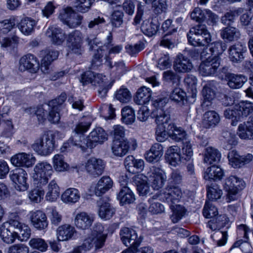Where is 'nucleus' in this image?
I'll use <instances>...</instances> for the list:
<instances>
[{
  "label": "nucleus",
  "mask_w": 253,
  "mask_h": 253,
  "mask_svg": "<svg viewBox=\"0 0 253 253\" xmlns=\"http://www.w3.org/2000/svg\"><path fill=\"white\" fill-rule=\"evenodd\" d=\"M235 108L240 114L247 116L253 111V107L251 103L241 101L235 105Z\"/></svg>",
  "instance_id": "nucleus-60"
},
{
  "label": "nucleus",
  "mask_w": 253,
  "mask_h": 253,
  "mask_svg": "<svg viewBox=\"0 0 253 253\" xmlns=\"http://www.w3.org/2000/svg\"><path fill=\"white\" fill-rule=\"evenodd\" d=\"M129 148V142L127 139L118 140H113L112 151L114 155L123 157L126 155Z\"/></svg>",
  "instance_id": "nucleus-29"
},
{
  "label": "nucleus",
  "mask_w": 253,
  "mask_h": 253,
  "mask_svg": "<svg viewBox=\"0 0 253 253\" xmlns=\"http://www.w3.org/2000/svg\"><path fill=\"white\" fill-rule=\"evenodd\" d=\"M158 197L157 195H154L152 198L149 200V202L150 204L149 208V211L153 214H159L165 211L164 206L158 202H155L154 200Z\"/></svg>",
  "instance_id": "nucleus-58"
},
{
  "label": "nucleus",
  "mask_w": 253,
  "mask_h": 253,
  "mask_svg": "<svg viewBox=\"0 0 253 253\" xmlns=\"http://www.w3.org/2000/svg\"><path fill=\"white\" fill-rule=\"evenodd\" d=\"M80 197V193L78 189L69 188L62 193L61 198L63 203L70 204L77 202Z\"/></svg>",
  "instance_id": "nucleus-39"
},
{
  "label": "nucleus",
  "mask_w": 253,
  "mask_h": 253,
  "mask_svg": "<svg viewBox=\"0 0 253 253\" xmlns=\"http://www.w3.org/2000/svg\"><path fill=\"white\" fill-rule=\"evenodd\" d=\"M52 161L53 167L57 171H63L69 168L68 164L64 161V157L62 155H55L52 158Z\"/></svg>",
  "instance_id": "nucleus-50"
},
{
  "label": "nucleus",
  "mask_w": 253,
  "mask_h": 253,
  "mask_svg": "<svg viewBox=\"0 0 253 253\" xmlns=\"http://www.w3.org/2000/svg\"><path fill=\"white\" fill-rule=\"evenodd\" d=\"M49 104L45 105H41L36 107L30 108L31 114H35L39 123L42 124L46 120L47 117V110H49Z\"/></svg>",
  "instance_id": "nucleus-43"
},
{
  "label": "nucleus",
  "mask_w": 253,
  "mask_h": 253,
  "mask_svg": "<svg viewBox=\"0 0 253 253\" xmlns=\"http://www.w3.org/2000/svg\"><path fill=\"white\" fill-rule=\"evenodd\" d=\"M151 97V90L148 87L142 86L138 89L134 101L138 105H144L150 101Z\"/></svg>",
  "instance_id": "nucleus-34"
},
{
  "label": "nucleus",
  "mask_w": 253,
  "mask_h": 253,
  "mask_svg": "<svg viewBox=\"0 0 253 253\" xmlns=\"http://www.w3.org/2000/svg\"><path fill=\"white\" fill-rule=\"evenodd\" d=\"M15 20L14 18L4 19L0 21V31L6 34L10 32L15 26Z\"/></svg>",
  "instance_id": "nucleus-64"
},
{
  "label": "nucleus",
  "mask_w": 253,
  "mask_h": 253,
  "mask_svg": "<svg viewBox=\"0 0 253 253\" xmlns=\"http://www.w3.org/2000/svg\"><path fill=\"white\" fill-rule=\"evenodd\" d=\"M19 43V38L16 36L12 37H5L0 41L1 47L7 49L12 50L16 48Z\"/></svg>",
  "instance_id": "nucleus-53"
},
{
  "label": "nucleus",
  "mask_w": 253,
  "mask_h": 253,
  "mask_svg": "<svg viewBox=\"0 0 253 253\" xmlns=\"http://www.w3.org/2000/svg\"><path fill=\"white\" fill-rule=\"evenodd\" d=\"M32 225L39 230H43L48 227V222L44 212L40 210L32 211L29 213Z\"/></svg>",
  "instance_id": "nucleus-17"
},
{
  "label": "nucleus",
  "mask_w": 253,
  "mask_h": 253,
  "mask_svg": "<svg viewBox=\"0 0 253 253\" xmlns=\"http://www.w3.org/2000/svg\"><path fill=\"white\" fill-rule=\"evenodd\" d=\"M220 65L218 56H213L211 58L206 59L200 64L199 68L200 73L203 76L214 75Z\"/></svg>",
  "instance_id": "nucleus-12"
},
{
  "label": "nucleus",
  "mask_w": 253,
  "mask_h": 253,
  "mask_svg": "<svg viewBox=\"0 0 253 253\" xmlns=\"http://www.w3.org/2000/svg\"><path fill=\"white\" fill-rule=\"evenodd\" d=\"M120 234L123 244L126 246H130L122 253H137V248L142 240L138 237L136 231L132 229L124 227L121 230Z\"/></svg>",
  "instance_id": "nucleus-4"
},
{
  "label": "nucleus",
  "mask_w": 253,
  "mask_h": 253,
  "mask_svg": "<svg viewBox=\"0 0 253 253\" xmlns=\"http://www.w3.org/2000/svg\"><path fill=\"white\" fill-rule=\"evenodd\" d=\"M19 69L21 71L27 70L31 73H36L39 70V62L37 58L31 54L23 56L19 60Z\"/></svg>",
  "instance_id": "nucleus-15"
},
{
  "label": "nucleus",
  "mask_w": 253,
  "mask_h": 253,
  "mask_svg": "<svg viewBox=\"0 0 253 253\" xmlns=\"http://www.w3.org/2000/svg\"><path fill=\"white\" fill-rule=\"evenodd\" d=\"M94 1L95 0H76L74 7L77 11L85 13L90 9Z\"/></svg>",
  "instance_id": "nucleus-54"
},
{
  "label": "nucleus",
  "mask_w": 253,
  "mask_h": 253,
  "mask_svg": "<svg viewBox=\"0 0 253 253\" xmlns=\"http://www.w3.org/2000/svg\"><path fill=\"white\" fill-rule=\"evenodd\" d=\"M122 116L123 122L127 125L132 124L135 120L134 112L129 106H126L122 109Z\"/></svg>",
  "instance_id": "nucleus-56"
},
{
  "label": "nucleus",
  "mask_w": 253,
  "mask_h": 253,
  "mask_svg": "<svg viewBox=\"0 0 253 253\" xmlns=\"http://www.w3.org/2000/svg\"><path fill=\"white\" fill-rule=\"evenodd\" d=\"M105 46H101L97 49L96 52L94 54L91 62V68L92 69H95L102 64V57L104 55H105V57L107 56L105 53Z\"/></svg>",
  "instance_id": "nucleus-55"
},
{
  "label": "nucleus",
  "mask_w": 253,
  "mask_h": 253,
  "mask_svg": "<svg viewBox=\"0 0 253 253\" xmlns=\"http://www.w3.org/2000/svg\"><path fill=\"white\" fill-rule=\"evenodd\" d=\"M220 122L219 115L214 111L206 112L203 116V124L206 127H214Z\"/></svg>",
  "instance_id": "nucleus-44"
},
{
  "label": "nucleus",
  "mask_w": 253,
  "mask_h": 253,
  "mask_svg": "<svg viewBox=\"0 0 253 253\" xmlns=\"http://www.w3.org/2000/svg\"><path fill=\"white\" fill-rule=\"evenodd\" d=\"M105 168V162L100 159L90 158L85 163V169L93 177H97L103 174Z\"/></svg>",
  "instance_id": "nucleus-10"
},
{
  "label": "nucleus",
  "mask_w": 253,
  "mask_h": 253,
  "mask_svg": "<svg viewBox=\"0 0 253 253\" xmlns=\"http://www.w3.org/2000/svg\"><path fill=\"white\" fill-rule=\"evenodd\" d=\"M221 158V154L219 151L212 147H209L206 149L204 155V162L211 164L213 163L218 162Z\"/></svg>",
  "instance_id": "nucleus-46"
},
{
  "label": "nucleus",
  "mask_w": 253,
  "mask_h": 253,
  "mask_svg": "<svg viewBox=\"0 0 253 253\" xmlns=\"http://www.w3.org/2000/svg\"><path fill=\"white\" fill-rule=\"evenodd\" d=\"M40 54L42 58L41 70L44 73H48L49 66L53 61L57 59L59 52L53 49H46L41 51Z\"/></svg>",
  "instance_id": "nucleus-18"
},
{
  "label": "nucleus",
  "mask_w": 253,
  "mask_h": 253,
  "mask_svg": "<svg viewBox=\"0 0 253 253\" xmlns=\"http://www.w3.org/2000/svg\"><path fill=\"white\" fill-rule=\"evenodd\" d=\"M237 134L243 139H253V115L247 122L239 126Z\"/></svg>",
  "instance_id": "nucleus-24"
},
{
  "label": "nucleus",
  "mask_w": 253,
  "mask_h": 253,
  "mask_svg": "<svg viewBox=\"0 0 253 253\" xmlns=\"http://www.w3.org/2000/svg\"><path fill=\"white\" fill-rule=\"evenodd\" d=\"M108 139V135L105 130L101 127H96L91 131L86 137L81 136L82 141L77 143L80 145L83 151L87 148L92 149L98 144H102Z\"/></svg>",
  "instance_id": "nucleus-3"
},
{
  "label": "nucleus",
  "mask_w": 253,
  "mask_h": 253,
  "mask_svg": "<svg viewBox=\"0 0 253 253\" xmlns=\"http://www.w3.org/2000/svg\"><path fill=\"white\" fill-rule=\"evenodd\" d=\"M115 95L117 100L124 103L128 102L131 98L130 92L127 88L124 86L117 90Z\"/></svg>",
  "instance_id": "nucleus-52"
},
{
  "label": "nucleus",
  "mask_w": 253,
  "mask_h": 253,
  "mask_svg": "<svg viewBox=\"0 0 253 253\" xmlns=\"http://www.w3.org/2000/svg\"><path fill=\"white\" fill-rule=\"evenodd\" d=\"M53 172L51 165L46 162L38 163L34 168L33 179L37 187L45 185Z\"/></svg>",
  "instance_id": "nucleus-5"
},
{
  "label": "nucleus",
  "mask_w": 253,
  "mask_h": 253,
  "mask_svg": "<svg viewBox=\"0 0 253 253\" xmlns=\"http://www.w3.org/2000/svg\"><path fill=\"white\" fill-rule=\"evenodd\" d=\"M181 153L184 163L191 160L193 153L192 145L189 141L185 140L183 141Z\"/></svg>",
  "instance_id": "nucleus-57"
},
{
  "label": "nucleus",
  "mask_w": 253,
  "mask_h": 253,
  "mask_svg": "<svg viewBox=\"0 0 253 253\" xmlns=\"http://www.w3.org/2000/svg\"><path fill=\"white\" fill-rule=\"evenodd\" d=\"M36 24V20L29 17H25L21 19L18 27L23 34L29 36L33 33Z\"/></svg>",
  "instance_id": "nucleus-37"
},
{
  "label": "nucleus",
  "mask_w": 253,
  "mask_h": 253,
  "mask_svg": "<svg viewBox=\"0 0 253 253\" xmlns=\"http://www.w3.org/2000/svg\"><path fill=\"white\" fill-rule=\"evenodd\" d=\"M92 124V120L90 117H84L82 118L76 125L74 131L76 135L79 137L83 136V134L86 132L90 128Z\"/></svg>",
  "instance_id": "nucleus-45"
},
{
  "label": "nucleus",
  "mask_w": 253,
  "mask_h": 253,
  "mask_svg": "<svg viewBox=\"0 0 253 253\" xmlns=\"http://www.w3.org/2000/svg\"><path fill=\"white\" fill-rule=\"evenodd\" d=\"M170 208L172 211L171 219L173 223H176L184 215L186 210L184 207L180 205H171Z\"/></svg>",
  "instance_id": "nucleus-51"
},
{
  "label": "nucleus",
  "mask_w": 253,
  "mask_h": 253,
  "mask_svg": "<svg viewBox=\"0 0 253 253\" xmlns=\"http://www.w3.org/2000/svg\"><path fill=\"white\" fill-rule=\"evenodd\" d=\"M46 36L49 38L51 42L56 45H61L64 42L66 36L63 31L54 26H50L46 30Z\"/></svg>",
  "instance_id": "nucleus-23"
},
{
  "label": "nucleus",
  "mask_w": 253,
  "mask_h": 253,
  "mask_svg": "<svg viewBox=\"0 0 253 253\" xmlns=\"http://www.w3.org/2000/svg\"><path fill=\"white\" fill-rule=\"evenodd\" d=\"M118 199L122 205L130 204L135 200L134 194L127 186L122 187L119 193Z\"/></svg>",
  "instance_id": "nucleus-47"
},
{
  "label": "nucleus",
  "mask_w": 253,
  "mask_h": 253,
  "mask_svg": "<svg viewBox=\"0 0 253 253\" xmlns=\"http://www.w3.org/2000/svg\"><path fill=\"white\" fill-rule=\"evenodd\" d=\"M154 113V116H155V122L157 125V127H174V125L170 123V117L169 111L161 109H158L157 112Z\"/></svg>",
  "instance_id": "nucleus-28"
},
{
  "label": "nucleus",
  "mask_w": 253,
  "mask_h": 253,
  "mask_svg": "<svg viewBox=\"0 0 253 253\" xmlns=\"http://www.w3.org/2000/svg\"><path fill=\"white\" fill-rule=\"evenodd\" d=\"M159 26L158 19L154 18L151 22L148 20L144 21L142 24L141 29L145 35L148 37H152L157 33Z\"/></svg>",
  "instance_id": "nucleus-38"
},
{
  "label": "nucleus",
  "mask_w": 253,
  "mask_h": 253,
  "mask_svg": "<svg viewBox=\"0 0 253 253\" xmlns=\"http://www.w3.org/2000/svg\"><path fill=\"white\" fill-rule=\"evenodd\" d=\"M182 196L181 189L178 186H168L159 195L160 199L168 203L170 206L178 202Z\"/></svg>",
  "instance_id": "nucleus-11"
},
{
  "label": "nucleus",
  "mask_w": 253,
  "mask_h": 253,
  "mask_svg": "<svg viewBox=\"0 0 253 253\" xmlns=\"http://www.w3.org/2000/svg\"><path fill=\"white\" fill-rule=\"evenodd\" d=\"M239 30L234 27L228 26L220 31V36L222 39L229 42L237 41L240 37Z\"/></svg>",
  "instance_id": "nucleus-40"
},
{
  "label": "nucleus",
  "mask_w": 253,
  "mask_h": 253,
  "mask_svg": "<svg viewBox=\"0 0 253 253\" xmlns=\"http://www.w3.org/2000/svg\"><path fill=\"white\" fill-rule=\"evenodd\" d=\"M35 161L36 159L32 155L24 153L16 154L11 158V163L16 167H30Z\"/></svg>",
  "instance_id": "nucleus-22"
},
{
  "label": "nucleus",
  "mask_w": 253,
  "mask_h": 253,
  "mask_svg": "<svg viewBox=\"0 0 253 253\" xmlns=\"http://www.w3.org/2000/svg\"><path fill=\"white\" fill-rule=\"evenodd\" d=\"M105 59L106 65L112 70V72H115L116 74L120 75L124 74L126 72L127 69L123 61L115 62L114 65H113L111 62V58L109 56L105 57Z\"/></svg>",
  "instance_id": "nucleus-48"
},
{
  "label": "nucleus",
  "mask_w": 253,
  "mask_h": 253,
  "mask_svg": "<svg viewBox=\"0 0 253 253\" xmlns=\"http://www.w3.org/2000/svg\"><path fill=\"white\" fill-rule=\"evenodd\" d=\"M64 23L72 28H76L82 23L83 16L76 13L71 7H68L59 16Z\"/></svg>",
  "instance_id": "nucleus-13"
},
{
  "label": "nucleus",
  "mask_w": 253,
  "mask_h": 253,
  "mask_svg": "<svg viewBox=\"0 0 253 253\" xmlns=\"http://www.w3.org/2000/svg\"><path fill=\"white\" fill-rule=\"evenodd\" d=\"M10 179L15 183V188L19 191H25L29 187L27 182V173L23 169H18L10 174Z\"/></svg>",
  "instance_id": "nucleus-14"
},
{
  "label": "nucleus",
  "mask_w": 253,
  "mask_h": 253,
  "mask_svg": "<svg viewBox=\"0 0 253 253\" xmlns=\"http://www.w3.org/2000/svg\"><path fill=\"white\" fill-rule=\"evenodd\" d=\"M29 245L32 248L42 252L45 251L47 248V245L44 240L40 238H32L29 242Z\"/></svg>",
  "instance_id": "nucleus-63"
},
{
  "label": "nucleus",
  "mask_w": 253,
  "mask_h": 253,
  "mask_svg": "<svg viewBox=\"0 0 253 253\" xmlns=\"http://www.w3.org/2000/svg\"><path fill=\"white\" fill-rule=\"evenodd\" d=\"M163 154V146L159 143L154 144L145 155L146 161L149 163L158 162Z\"/></svg>",
  "instance_id": "nucleus-32"
},
{
  "label": "nucleus",
  "mask_w": 253,
  "mask_h": 253,
  "mask_svg": "<svg viewBox=\"0 0 253 253\" xmlns=\"http://www.w3.org/2000/svg\"><path fill=\"white\" fill-rule=\"evenodd\" d=\"M18 236V232L13 231L4 223L0 227V236L2 240L7 244L13 243Z\"/></svg>",
  "instance_id": "nucleus-36"
},
{
  "label": "nucleus",
  "mask_w": 253,
  "mask_h": 253,
  "mask_svg": "<svg viewBox=\"0 0 253 253\" xmlns=\"http://www.w3.org/2000/svg\"><path fill=\"white\" fill-rule=\"evenodd\" d=\"M80 81L83 85L90 83L98 87L99 95L102 98L106 96L108 89L111 87L109 81L105 76L96 74L91 71H87L83 74Z\"/></svg>",
  "instance_id": "nucleus-1"
},
{
  "label": "nucleus",
  "mask_w": 253,
  "mask_h": 253,
  "mask_svg": "<svg viewBox=\"0 0 253 253\" xmlns=\"http://www.w3.org/2000/svg\"><path fill=\"white\" fill-rule=\"evenodd\" d=\"M133 182L135 184L137 190L140 195L145 196L150 192V187L147 182V177L142 174L135 175L133 178Z\"/></svg>",
  "instance_id": "nucleus-30"
},
{
  "label": "nucleus",
  "mask_w": 253,
  "mask_h": 253,
  "mask_svg": "<svg viewBox=\"0 0 253 253\" xmlns=\"http://www.w3.org/2000/svg\"><path fill=\"white\" fill-rule=\"evenodd\" d=\"M111 134L113 136V140H125L126 129L121 125H115L113 127V129L111 132Z\"/></svg>",
  "instance_id": "nucleus-61"
},
{
  "label": "nucleus",
  "mask_w": 253,
  "mask_h": 253,
  "mask_svg": "<svg viewBox=\"0 0 253 253\" xmlns=\"http://www.w3.org/2000/svg\"><path fill=\"white\" fill-rule=\"evenodd\" d=\"M59 195V186L55 180H52L47 185L45 199L50 202H54L57 200Z\"/></svg>",
  "instance_id": "nucleus-35"
},
{
  "label": "nucleus",
  "mask_w": 253,
  "mask_h": 253,
  "mask_svg": "<svg viewBox=\"0 0 253 253\" xmlns=\"http://www.w3.org/2000/svg\"><path fill=\"white\" fill-rule=\"evenodd\" d=\"M193 68L190 59L181 53L175 58L173 63L174 70L179 73H186L190 71Z\"/></svg>",
  "instance_id": "nucleus-21"
},
{
  "label": "nucleus",
  "mask_w": 253,
  "mask_h": 253,
  "mask_svg": "<svg viewBox=\"0 0 253 253\" xmlns=\"http://www.w3.org/2000/svg\"><path fill=\"white\" fill-rule=\"evenodd\" d=\"M54 145L53 135L44 134L35 141L31 145V147L38 155L46 156L53 151Z\"/></svg>",
  "instance_id": "nucleus-6"
},
{
  "label": "nucleus",
  "mask_w": 253,
  "mask_h": 253,
  "mask_svg": "<svg viewBox=\"0 0 253 253\" xmlns=\"http://www.w3.org/2000/svg\"><path fill=\"white\" fill-rule=\"evenodd\" d=\"M126 169L131 173L135 172V169L142 170L144 167V162L142 159H136L132 156H127L124 161Z\"/></svg>",
  "instance_id": "nucleus-33"
},
{
  "label": "nucleus",
  "mask_w": 253,
  "mask_h": 253,
  "mask_svg": "<svg viewBox=\"0 0 253 253\" xmlns=\"http://www.w3.org/2000/svg\"><path fill=\"white\" fill-rule=\"evenodd\" d=\"M93 220L94 218L91 214L83 211L76 214L74 223L77 228L85 230L90 227Z\"/></svg>",
  "instance_id": "nucleus-25"
},
{
  "label": "nucleus",
  "mask_w": 253,
  "mask_h": 253,
  "mask_svg": "<svg viewBox=\"0 0 253 253\" xmlns=\"http://www.w3.org/2000/svg\"><path fill=\"white\" fill-rule=\"evenodd\" d=\"M83 36L80 31L75 30L67 37V46L70 51L77 55L84 52Z\"/></svg>",
  "instance_id": "nucleus-9"
},
{
  "label": "nucleus",
  "mask_w": 253,
  "mask_h": 253,
  "mask_svg": "<svg viewBox=\"0 0 253 253\" xmlns=\"http://www.w3.org/2000/svg\"><path fill=\"white\" fill-rule=\"evenodd\" d=\"M224 175V172L220 167L212 166L208 168L204 174V178L206 180H220Z\"/></svg>",
  "instance_id": "nucleus-42"
},
{
  "label": "nucleus",
  "mask_w": 253,
  "mask_h": 253,
  "mask_svg": "<svg viewBox=\"0 0 253 253\" xmlns=\"http://www.w3.org/2000/svg\"><path fill=\"white\" fill-rule=\"evenodd\" d=\"M189 42L193 46H205L211 41V35L205 25L199 24L192 28L187 34Z\"/></svg>",
  "instance_id": "nucleus-2"
},
{
  "label": "nucleus",
  "mask_w": 253,
  "mask_h": 253,
  "mask_svg": "<svg viewBox=\"0 0 253 253\" xmlns=\"http://www.w3.org/2000/svg\"><path fill=\"white\" fill-rule=\"evenodd\" d=\"M222 194V190L216 184H212L208 188L207 197L210 200H216L221 197Z\"/></svg>",
  "instance_id": "nucleus-59"
},
{
  "label": "nucleus",
  "mask_w": 253,
  "mask_h": 253,
  "mask_svg": "<svg viewBox=\"0 0 253 253\" xmlns=\"http://www.w3.org/2000/svg\"><path fill=\"white\" fill-rule=\"evenodd\" d=\"M113 185V182L109 176H102L97 182L94 188V193L100 196L110 190Z\"/></svg>",
  "instance_id": "nucleus-27"
},
{
  "label": "nucleus",
  "mask_w": 253,
  "mask_h": 253,
  "mask_svg": "<svg viewBox=\"0 0 253 253\" xmlns=\"http://www.w3.org/2000/svg\"><path fill=\"white\" fill-rule=\"evenodd\" d=\"M247 48L245 45L240 43H236L228 48L229 58L233 62H241L244 58V54Z\"/></svg>",
  "instance_id": "nucleus-20"
},
{
  "label": "nucleus",
  "mask_w": 253,
  "mask_h": 253,
  "mask_svg": "<svg viewBox=\"0 0 253 253\" xmlns=\"http://www.w3.org/2000/svg\"><path fill=\"white\" fill-rule=\"evenodd\" d=\"M214 82L210 81L206 84L202 90V94L204 101L202 106L203 109H206L207 107L211 106V101L215 96V93L212 87L214 85Z\"/></svg>",
  "instance_id": "nucleus-26"
},
{
  "label": "nucleus",
  "mask_w": 253,
  "mask_h": 253,
  "mask_svg": "<svg viewBox=\"0 0 253 253\" xmlns=\"http://www.w3.org/2000/svg\"><path fill=\"white\" fill-rule=\"evenodd\" d=\"M228 159L229 164L232 167L239 168L251 162L253 156L251 154H248L245 156H240L237 151L233 150L229 152Z\"/></svg>",
  "instance_id": "nucleus-16"
},
{
  "label": "nucleus",
  "mask_w": 253,
  "mask_h": 253,
  "mask_svg": "<svg viewBox=\"0 0 253 253\" xmlns=\"http://www.w3.org/2000/svg\"><path fill=\"white\" fill-rule=\"evenodd\" d=\"M147 174L151 186L154 190H158L164 186L167 177L165 171L161 167H150Z\"/></svg>",
  "instance_id": "nucleus-8"
},
{
  "label": "nucleus",
  "mask_w": 253,
  "mask_h": 253,
  "mask_svg": "<svg viewBox=\"0 0 253 253\" xmlns=\"http://www.w3.org/2000/svg\"><path fill=\"white\" fill-rule=\"evenodd\" d=\"M165 158L167 162L173 167H176L181 163H184L181 156V150L177 146H172L168 149Z\"/></svg>",
  "instance_id": "nucleus-19"
},
{
  "label": "nucleus",
  "mask_w": 253,
  "mask_h": 253,
  "mask_svg": "<svg viewBox=\"0 0 253 253\" xmlns=\"http://www.w3.org/2000/svg\"><path fill=\"white\" fill-rule=\"evenodd\" d=\"M115 213V210L109 203H105L99 208L98 214L100 217L105 220L110 219Z\"/></svg>",
  "instance_id": "nucleus-49"
},
{
  "label": "nucleus",
  "mask_w": 253,
  "mask_h": 253,
  "mask_svg": "<svg viewBox=\"0 0 253 253\" xmlns=\"http://www.w3.org/2000/svg\"><path fill=\"white\" fill-rule=\"evenodd\" d=\"M245 186L244 181L235 176L232 175L226 179L224 189L227 192V197L229 202L234 200L236 194Z\"/></svg>",
  "instance_id": "nucleus-7"
},
{
  "label": "nucleus",
  "mask_w": 253,
  "mask_h": 253,
  "mask_svg": "<svg viewBox=\"0 0 253 253\" xmlns=\"http://www.w3.org/2000/svg\"><path fill=\"white\" fill-rule=\"evenodd\" d=\"M76 232L75 228L70 224L59 226L56 230V235L59 241H65L71 239Z\"/></svg>",
  "instance_id": "nucleus-31"
},
{
  "label": "nucleus",
  "mask_w": 253,
  "mask_h": 253,
  "mask_svg": "<svg viewBox=\"0 0 253 253\" xmlns=\"http://www.w3.org/2000/svg\"><path fill=\"white\" fill-rule=\"evenodd\" d=\"M226 80L230 88L236 89L241 87L247 81V79L243 75L230 74L226 75Z\"/></svg>",
  "instance_id": "nucleus-41"
},
{
  "label": "nucleus",
  "mask_w": 253,
  "mask_h": 253,
  "mask_svg": "<svg viewBox=\"0 0 253 253\" xmlns=\"http://www.w3.org/2000/svg\"><path fill=\"white\" fill-rule=\"evenodd\" d=\"M224 117L232 120V126H236L240 119V113L235 109V106L233 109L228 108L224 112Z\"/></svg>",
  "instance_id": "nucleus-62"
}]
</instances>
